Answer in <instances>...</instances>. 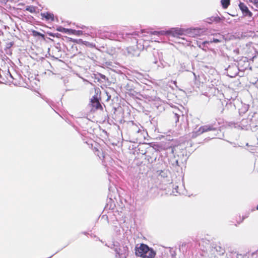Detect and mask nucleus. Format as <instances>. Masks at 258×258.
<instances>
[{
	"instance_id": "f257e3e1",
	"label": "nucleus",
	"mask_w": 258,
	"mask_h": 258,
	"mask_svg": "<svg viewBox=\"0 0 258 258\" xmlns=\"http://www.w3.org/2000/svg\"><path fill=\"white\" fill-rule=\"evenodd\" d=\"M135 253L142 258H154L156 255V252L153 249L144 243L136 246Z\"/></svg>"
},
{
	"instance_id": "f03ea898",
	"label": "nucleus",
	"mask_w": 258,
	"mask_h": 258,
	"mask_svg": "<svg viewBox=\"0 0 258 258\" xmlns=\"http://www.w3.org/2000/svg\"><path fill=\"white\" fill-rule=\"evenodd\" d=\"M183 30L177 28H171L166 31V35H171L173 37H178L183 34Z\"/></svg>"
},
{
	"instance_id": "7ed1b4c3",
	"label": "nucleus",
	"mask_w": 258,
	"mask_h": 258,
	"mask_svg": "<svg viewBox=\"0 0 258 258\" xmlns=\"http://www.w3.org/2000/svg\"><path fill=\"white\" fill-rule=\"evenodd\" d=\"M239 7L244 16L251 17L252 13L249 10L247 6L243 3L240 2Z\"/></svg>"
},
{
	"instance_id": "20e7f679",
	"label": "nucleus",
	"mask_w": 258,
	"mask_h": 258,
	"mask_svg": "<svg viewBox=\"0 0 258 258\" xmlns=\"http://www.w3.org/2000/svg\"><path fill=\"white\" fill-rule=\"evenodd\" d=\"M227 73L230 77H234L238 73V66H228L226 69Z\"/></svg>"
},
{
	"instance_id": "39448f33",
	"label": "nucleus",
	"mask_w": 258,
	"mask_h": 258,
	"mask_svg": "<svg viewBox=\"0 0 258 258\" xmlns=\"http://www.w3.org/2000/svg\"><path fill=\"white\" fill-rule=\"evenodd\" d=\"M91 102L92 103V106L96 109H100V110H103V107L101 105L99 100L96 96H93L92 97L91 99Z\"/></svg>"
},
{
	"instance_id": "423d86ee",
	"label": "nucleus",
	"mask_w": 258,
	"mask_h": 258,
	"mask_svg": "<svg viewBox=\"0 0 258 258\" xmlns=\"http://www.w3.org/2000/svg\"><path fill=\"white\" fill-rule=\"evenodd\" d=\"M14 42L12 41H8L6 42L4 50L5 53L9 56H11L12 54V50L11 49L12 47L14 45Z\"/></svg>"
},
{
	"instance_id": "0eeeda50",
	"label": "nucleus",
	"mask_w": 258,
	"mask_h": 258,
	"mask_svg": "<svg viewBox=\"0 0 258 258\" xmlns=\"http://www.w3.org/2000/svg\"><path fill=\"white\" fill-rule=\"evenodd\" d=\"M57 30L59 32L68 33L70 34H74V35H78L79 31H77L75 30L71 29H67L61 27H60L57 28Z\"/></svg>"
},
{
	"instance_id": "6e6552de",
	"label": "nucleus",
	"mask_w": 258,
	"mask_h": 258,
	"mask_svg": "<svg viewBox=\"0 0 258 258\" xmlns=\"http://www.w3.org/2000/svg\"><path fill=\"white\" fill-rule=\"evenodd\" d=\"M216 128L213 125H207L201 126L199 129V132L201 134L211 131H215Z\"/></svg>"
},
{
	"instance_id": "1a4fd4ad",
	"label": "nucleus",
	"mask_w": 258,
	"mask_h": 258,
	"mask_svg": "<svg viewBox=\"0 0 258 258\" xmlns=\"http://www.w3.org/2000/svg\"><path fill=\"white\" fill-rule=\"evenodd\" d=\"M3 66L4 67L3 69H0V77H2L3 76H4L6 78H8V76L11 77L9 69L7 68V66Z\"/></svg>"
},
{
	"instance_id": "9d476101",
	"label": "nucleus",
	"mask_w": 258,
	"mask_h": 258,
	"mask_svg": "<svg viewBox=\"0 0 258 258\" xmlns=\"http://www.w3.org/2000/svg\"><path fill=\"white\" fill-rule=\"evenodd\" d=\"M247 3H250L252 5L249 4V6L253 10L258 11V0H248Z\"/></svg>"
},
{
	"instance_id": "9b49d317",
	"label": "nucleus",
	"mask_w": 258,
	"mask_h": 258,
	"mask_svg": "<svg viewBox=\"0 0 258 258\" xmlns=\"http://www.w3.org/2000/svg\"><path fill=\"white\" fill-rule=\"evenodd\" d=\"M41 16H42V18H44L45 20L47 21H54V15L53 14L46 12V13H43L41 14Z\"/></svg>"
},
{
	"instance_id": "f8f14e48",
	"label": "nucleus",
	"mask_w": 258,
	"mask_h": 258,
	"mask_svg": "<svg viewBox=\"0 0 258 258\" xmlns=\"http://www.w3.org/2000/svg\"><path fill=\"white\" fill-rule=\"evenodd\" d=\"M130 123L131 124V130L133 133H138L140 132L141 130L138 124L135 123L133 121H130Z\"/></svg>"
},
{
	"instance_id": "ddd939ff",
	"label": "nucleus",
	"mask_w": 258,
	"mask_h": 258,
	"mask_svg": "<svg viewBox=\"0 0 258 258\" xmlns=\"http://www.w3.org/2000/svg\"><path fill=\"white\" fill-rule=\"evenodd\" d=\"M213 247L215 249V250L218 252H219V254H223L224 253V249L219 244H215L214 246Z\"/></svg>"
},
{
	"instance_id": "4468645a",
	"label": "nucleus",
	"mask_w": 258,
	"mask_h": 258,
	"mask_svg": "<svg viewBox=\"0 0 258 258\" xmlns=\"http://www.w3.org/2000/svg\"><path fill=\"white\" fill-rule=\"evenodd\" d=\"M32 34L34 37L40 36L43 40L45 39V35L40 32H38L34 30H31Z\"/></svg>"
},
{
	"instance_id": "2eb2a0df",
	"label": "nucleus",
	"mask_w": 258,
	"mask_h": 258,
	"mask_svg": "<svg viewBox=\"0 0 258 258\" xmlns=\"http://www.w3.org/2000/svg\"><path fill=\"white\" fill-rule=\"evenodd\" d=\"M122 248V250H121L120 248H119V251L118 252L119 255H125L128 252V247L126 246H123Z\"/></svg>"
},
{
	"instance_id": "dca6fc26",
	"label": "nucleus",
	"mask_w": 258,
	"mask_h": 258,
	"mask_svg": "<svg viewBox=\"0 0 258 258\" xmlns=\"http://www.w3.org/2000/svg\"><path fill=\"white\" fill-rule=\"evenodd\" d=\"M149 33L151 35H158V36L166 35V31H155L153 32L151 31Z\"/></svg>"
},
{
	"instance_id": "f3484780",
	"label": "nucleus",
	"mask_w": 258,
	"mask_h": 258,
	"mask_svg": "<svg viewBox=\"0 0 258 258\" xmlns=\"http://www.w3.org/2000/svg\"><path fill=\"white\" fill-rule=\"evenodd\" d=\"M2 60L4 64H10L11 63H12L11 60L8 56H6L5 54L4 56L3 55H2Z\"/></svg>"
},
{
	"instance_id": "a211bd4d",
	"label": "nucleus",
	"mask_w": 258,
	"mask_h": 258,
	"mask_svg": "<svg viewBox=\"0 0 258 258\" xmlns=\"http://www.w3.org/2000/svg\"><path fill=\"white\" fill-rule=\"evenodd\" d=\"M221 2L224 9L227 8L230 5V0H221Z\"/></svg>"
},
{
	"instance_id": "6ab92c4d",
	"label": "nucleus",
	"mask_w": 258,
	"mask_h": 258,
	"mask_svg": "<svg viewBox=\"0 0 258 258\" xmlns=\"http://www.w3.org/2000/svg\"><path fill=\"white\" fill-rule=\"evenodd\" d=\"M26 10L29 11L31 13H34L36 12V9L34 6H27L26 8Z\"/></svg>"
},
{
	"instance_id": "aec40b11",
	"label": "nucleus",
	"mask_w": 258,
	"mask_h": 258,
	"mask_svg": "<svg viewBox=\"0 0 258 258\" xmlns=\"http://www.w3.org/2000/svg\"><path fill=\"white\" fill-rule=\"evenodd\" d=\"M95 151L96 152H97V153H96V155L99 156V157H100L101 155L103 157H104V156L103 155V153L101 152H100L99 150L97 149H96L95 148Z\"/></svg>"
},
{
	"instance_id": "412c9836",
	"label": "nucleus",
	"mask_w": 258,
	"mask_h": 258,
	"mask_svg": "<svg viewBox=\"0 0 258 258\" xmlns=\"http://www.w3.org/2000/svg\"><path fill=\"white\" fill-rule=\"evenodd\" d=\"M221 42L220 40H219L218 39L214 38L212 41H210V43L214 42V43H218Z\"/></svg>"
},
{
	"instance_id": "4be33fe9",
	"label": "nucleus",
	"mask_w": 258,
	"mask_h": 258,
	"mask_svg": "<svg viewBox=\"0 0 258 258\" xmlns=\"http://www.w3.org/2000/svg\"><path fill=\"white\" fill-rule=\"evenodd\" d=\"M220 20H221L220 18H219V17H216V18H215V20L216 21L218 22V21H219Z\"/></svg>"
},
{
	"instance_id": "5701e85b",
	"label": "nucleus",
	"mask_w": 258,
	"mask_h": 258,
	"mask_svg": "<svg viewBox=\"0 0 258 258\" xmlns=\"http://www.w3.org/2000/svg\"><path fill=\"white\" fill-rule=\"evenodd\" d=\"M49 35L50 36H53V37H54V34H52V33H49Z\"/></svg>"
},
{
	"instance_id": "b1692460",
	"label": "nucleus",
	"mask_w": 258,
	"mask_h": 258,
	"mask_svg": "<svg viewBox=\"0 0 258 258\" xmlns=\"http://www.w3.org/2000/svg\"><path fill=\"white\" fill-rule=\"evenodd\" d=\"M101 78L104 79V78H105V76L104 75H101Z\"/></svg>"
},
{
	"instance_id": "393cba45",
	"label": "nucleus",
	"mask_w": 258,
	"mask_h": 258,
	"mask_svg": "<svg viewBox=\"0 0 258 258\" xmlns=\"http://www.w3.org/2000/svg\"><path fill=\"white\" fill-rule=\"evenodd\" d=\"M145 32V30H141V32H142V33H144V32Z\"/></svg>"
},
{
	"instance_id": "a878e982",
	"label": "nucleus",
	"mask_w": 258,
	"mask_h": 258,
	"mask_svg": "<svg viewBox=\"0 0 258 258\" xmlns=\"http://www.w3.org/2000/svg\"><path fill=\"white\" fill-rule=\"evenodd\" d=\"M256 210H258V204H257V207H256Z\"/></svg>"
},
{
	"instance_id": "bb28decb",
	"label": "nucleus",
	"mask_w": 258,
	"mask_h": 258,
	"mask_svg": "<svg viewBox=\"0 0 258 258\" xmlns=\"http://www.w3.org/2000/svg\"><path fill=\"white\" fill-rule=\"evenodd\" d=\"M254 57H255V56H253L252 59H253Z\"/></svg>"
}]
</instances>
